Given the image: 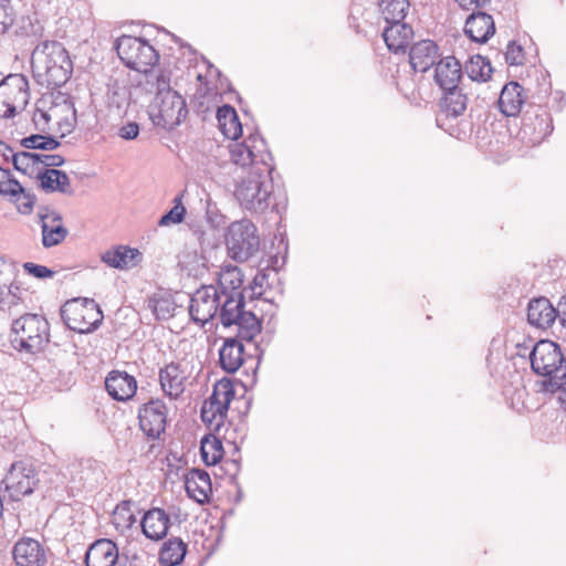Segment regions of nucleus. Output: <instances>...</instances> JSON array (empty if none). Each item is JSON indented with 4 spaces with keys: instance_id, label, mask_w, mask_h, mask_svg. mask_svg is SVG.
Segmentation results:
<instances>
[{
    "instance_id": "603ef678",
    "label": "nucleus",
    "mask_w": 566,
    "mask_h": 566,
    "mask_svg": "<svg viewBox=\"0 0 566 566\" xmlns=\"http://www.w3.org/2000/svg\"><path fill=\"white\" fill-rule=\"evenodd\" d=\"M43 165L46 169H55L64 164V158L60 155L39 154L38 166Z\"/></svg>"
},
{
    "instance_id": "f03ea898",
    "label": "nucleus",
    "mask_w": 566,
    "mask_h": 566,
    "mask_svg": "<svg viewBox=\"0 0 566 566\" xmlns=\"http://www.w3.org/2000/svg\"><path fill=\"white\" fill-rule=\"evenodd\" d=\"M145 90L154 93L149 116L156 126L170 130L178 126L187 116L185 98L170 86V75L167 72L146 73Z\"/></svg>"
},
{
    "instance_id": "58836bf2",
    "label": "nucleus",
    "mask_w": 566,
    "mask_h": 566,
    "mask_svg": "<svg viewBox=\"0 0 566 566\" xmlns=\"http://www.w3.org/2000/svg\"><path fill=\"white\" fill-rule=\"evenodd\" d=\"M21 145L28 149L54 150L60 146V142L52 136L35 134L24 137Z\"/></svg>"
},
{
    "instance_id": "412c9836",
    "label": "nucleus",
    "mask_w": 566,
    "mask_h": 566,
    "mask_svg": "<svg viewBox=\"0 0 566 566\" xmlns=\"http://www.w3.org/2000/svg\"><path fill=\"white\" fill-rule=\"evenodd\" d=\"M462 77V67L454 56L440 60L434 70V81L444 91L457 88Z\"/></svg>"
},
{
    "instance_id": "393cba45",
    "label": "nucleus",
    "mask_w": 566,
    "mask_h": 566,
    "mask_svg": "<svg viewBox=\"0 0 566 566\" xmlns=\"http://www.w3.org/2000/svg\"><path fill=\"white\" fill-rule=\"evenodd\" d=\"M412 35L413 30L411 25L403 21L388 22V25L382 32V38L387 48L395 53L403 52Z\"/></svg>"
},
{
    "instance_id": "e2e57ef3",
    "label": "nucleus",
    "mask_w": 566,
    "mask_h": 566,
    "mask_svg": "<svg viewBox=\"0 0 566 566\" xmlns=\"http://www.w3.org/2000/svg\"><path fill=\"white\" fill-rule=\"evenodd\" d=\"M231 464L234 467L235 470H238V463L235 461H233Z\"/></svg>"
},
{
    "instance_id": "f257e3e1",
    "label": "nucleus",
    "mask_w": 566,
    "mask_h": 566,
    "mask_svg": "<svg viewBox=\"0 0 566 566\" xmlns=\"http://www.w3.org/2000/svg\"><path fill=\"white\" fill-rule=\"evenodd\" d=\"M230 159L234 165L250 170L241 177L234 189V197L240 206L252 213H263L271 205L273 184L271 167L266 163L270 155L265 151L266 145L259 135H250L241 143L228 146Z\"/></svg>"
},
{
    "instance_id": "6ab92c4d",
    "label": "nucleus",
    "mask_w": 566,
    "mask_h": 566,
    "mask_svg": "<svg viewBox=\"0 0 566 566\" xmlns=\"http://www.w3.org/2000/svg\"><path fill=\"white\" fill-rule=\"evenodd\" d=\"M464 32L472 41L485 43L495 32L494 20L485 12H472L465 20Z\"/></svg>"
},
{
    "instance_id": "4d7b16f0",
    "label": "nucleus",
    "mask_w": 566,
    "mask_h": 566,
    "mask_svg": "<svg viewBox=\"0 0 566 566\" xmlns=\"http://www.w3.org/2000/svg\"><path fill=\"white\" fill-rule=\"evenodd\" d=\"M557 312L559 313V323L563 327L566 328V296H564L558 305H557Z\"/></svg>"
},
{
    "instance_id": "6e6552de",
    "label": "nucleus",
    "mask_w": 566,
    "mask_h": 566,
    "mask_svg": "<svg viewBox=\"0 0 566 566\" xmlns=\"http://www.w3.org/2000/svg\"><path fill=\"white\" fill-rule=\"evenodd\" d=\"M61 318L72 331L80 334L91 333L103 321V313L94 300L73 298L66 301L60 310Z\"/></svg>"
},
{
    "instance_id": "4c0bfd02",
    "label": "nucleus",
    "mask_w": 566,
    "mask_h": 566,
    "mask_svg": "<svg viewBox=\"0 0 566 566\" xmlns=\"http://www.w3.org/2000/svg\"><path fill=\"white\" fill-rule=\"evenodd\" d=\"M148 308L157 319H167L174 315L175 303L169 296H154L148 301Z\"/></svg>"
},
{
    "instance_id": "7c9ffc66",
    "label": "nucleus",
    "mask_w": 566,
    "mask_h": 566,
    "mask_svg": "<svg viewBox=\"0 0 566 566\" xmlns=\"http://www.w3.org/2000/svg\"><path fill=\"white\" fill-rule=\"evenodd\" d=\"M217 119L222 134L238 143L237 139L242 135V125L235 109L230 105H222L217 111Z\"/></svg>"
},
{
    "instance_id": "864d4df0",
    "label": "nucleus",
    "mask_w": 566,
    "mask_h": 566,
    "mask_svg": "<svg viewBox=\"0 0 566 566\" xmlns=\"http://www.w3.org/2000/svg\"><path fill=\"white\" fill-rule=\"evenodd\" d=\"M52 118V114L42 109H36L33 114V123L39 130L45 132L49 127V123Z\"/></svg>"
},
{
    "instance_id": "f8f14e48",
    "label": "nucleus",
    "mask_w": 566,
    "mask_h": 566,
    "mask_svg": "<svg viewBox=\"0 0 566 566\" xmlns=\"http://www.w3.org/2000/svg\"><path fill=\"white\" fill-rule=\"evenodd\" d=\"M138 418L144 433L151 439H157L166 428L167 407L163 400L151 399L139 409Z\"/></svg>"
},
{
    "instance_id": "4468645a",
    "label": "nucleus",
    "mask_w": 566,
    "mask_h": 566,
    "mask_svg": "<svg viewBox=\"0 0 566 566\" xmlns=\"http://www.w3.org/2000/svg\"><path fill=\"white\" fill-rule=\"evenodd\" d=\"M12 556L17 566H44L46 563L43 546L31 537L20 538L13 546Z\"/></svg>"
},
{
    "instance_id": "20e7f679",
    "label": "nucleus",
    "mask_w": 566,
    "mask_h": 566,
    "mask_svg": "<svg viewBox=\"0 0 566 566\" xmlns=\"http://www.w3.org/2000/svg\"><path fill=\"white\" fill-rule=\"evenodd\" d=\"M532 370L543 376L542 390L566 392V358L560 347L548 339L537 342L530 354Z\"/></svg>"
},
{
    "instance_id": "3c124183",
    "label": "nucleus",
    "mask_w": 566,
    "mask_h": 566,
    "mask_svg": "<svg viewBox=\"0 0 566 566\" xmlns=\"http://www.w3.org/2000/svg\"><path fill=\"white\" fill-rule=\"evenodd\" d=\"M139 130L136 122H127L118 128L117 135L125 140H134L138 137Z\"/></svg>"
},
{
    "instance_id": "b1692460",
    "label": "nucleus",
    "mask_w": 566,
    "mask_h": 566,
    "mask_svg": "<svg viewBox=\"0 0 566 566\" xmlns=\"http://www.w3.org/2000/svg\"><path fill=\"white\" fill-rule=\"evenodd\" d=\"M169 515L159 507L147 511L142 520V530L147 538L159 541L167 535Z\"/></svg>"
},
{
    "instance_id": "aec40b11",
    "label": "nucleus",
    "mask_w": 566,
    "mask_h": 566,
    "mask_svg": "<svg viewBox=\"0 0 566 566\" xmlns=\"http://www.w3.org/2000/svg\"><path fill=\"white\" fill-rule=\"evenodd\" d=\"M556 318L559 319V313L548 298L537 297L528 303L527 321L531 325L544 329L552 326Z\"/></svg>"
},
{
    "instance_id": "72a5a7b5",
    "label": "nucleus",
    "mask_w": 566,
    "mask_h": 566,
    "mask_svg": "<svg viewBox=\"0 0 566 566\" xmlns=\"http://www.w3.org/2000/svg\"><path fill=\"white\" fill-rule=\"evenodd\" d=\"M379 7L386 22H401L405 20L410 3L409 0H380Z\"/></svg>"
},
{
    "instance_id": "4be33fe9",
    "label": "nucleus",
    "mask_w": 566,
    "mask_h": 566,
    "mask_svg": "<svg viewBox=\"0 0 566 566\" xmlns=\"http://www.w3.org/2000/svg\"><path fill=\"white\" fill-rule=\"evenodd\" d=\"M187 377L179 364L170 363L159 370L163 391L171 399H177L185 391Z\"/></svg>"
},
{
    "instance_id": "cd10ccee",
    "label": "nucleus",
    "mask_w": 566,
    "mask_h": 566,
    "mask_svg": "<svg viewBox=\"0 0 566 566\" xmlns=\"http://www.w3.org/2000/svg\"><path fill=\"white\" fill-rule=\"evenodd\" d=\"M243 344L237 338H226L219 350L221 368L229 374L235 373L243 364Z\"/></svg>"
},
{
    "instance_id": "bf43d9fd",
    "label": "nucleus",
    "mask_w": 566,
    "mask_h": 566,
    "mask_svg": "<svg viewBox=\"0 0 566 566\" xmlns=\"http://www.w3.org/2000/svg\"><path fill=\"white\" fill-rule=\"evenodd\" d=\"M264 280H265L264 274H258V275H255V277L253 280V284L255 286L262 287Z\"/></svg>"
},
{
    "instance_id": "0eeeda50",
    "label": "nucleus",
    "mask_w": 566,
    "mask_h": 566,
    "mask_svg": "<svg viewBox=\"0 0 566 566\" xmlns=\"http://www.w3.org/2000/svg\"><path fill=\"white\" fill-rule=\"evenodd\" d=\"M218 315L224 327L238 326L239 335L251 340L261 331V323L251 311H245L244 296L222 295Z\"/></svg>"
},
{
    "instance_id": "423d86ee",
    "label": "nucleus",
    "mask_w": 566,
    "mask_h": 566,
    "mask_svg": "<svg viewBox=\"0 0 566 566\" xmlns=\"http://www.w3.org/2000/svg\"><path fill=\"white\" fill-rule=\"evenodd\" d=\"M50 326L39 314H24L12 324V343L19 350L35 354L49 343Z\"/></svg>"
},
{
    "instance_id": "473e14b6",
    "label": "nucleus",
    "mask_w": 566,
    "mask_h": 566,
    "mask_svg": "<svg viewBox=\"0 0 566 566\" xmlns=\"http://www.w3.org/2000/svg\"><path fill=\"white\" fill-rule=\"evenodd\" d=\"M186 552L187 545L180 538H170L164 543L159 560L164 566H176L184 560Z\"/></svg>"
},
{
    "instance_id": "9d476101",
    "label": "nucleus",
    "mask_w": 566,
    "mask_h": 566,
    "mask_svg": "<svg viewBox=\"0 0 566 566\" xmlns=\"http://www.w3.org/2000/svg\"><path fill=\"white\" fill-rule=\"evenodd\" d=\"M39 481V474L31 463L18 461L11 464L2 483L9 497L12 501H20L34 492Z\"/></svg>"
},
{
    "instance_id": "a878e982",
    "label": "nucleus",
    "mask_w": 566,
    "mask_h": 566,
    "mask_svg": "<svg viewBox=\"0 0 566 566\" xmlns=\"http://www.w3.org/2000/svg\"><path fill=\"white\" fill-rule=\"evenodd\" d=\"M525 103L524 88L517 82H510L501 91L500 111L507 117L516 116Z\"/></svg>"
},
{
    "instance_id": "e433bc0d",
    "label": "nucleus",
    "mask_w": 566,
    "mask_h": 566,
    "mask_svg": "<svg viewBox=\"0 0 566 566\" xmlns=\"http://www.w3.org/2000/svg\"><path fill=\"white\" fill-rule=\"evenodd\" d=\"M136 517L130 501L120 502L113 512V524L117 530L124 531L133 526Z\"/></svg>"
},
{
    "instance_id": "f3484780",
    "label": "nucleus",
    "mask_w": 566,
    "mask_h": 566,
    "mask_svg": "<svg viewBox=\"0 0 566 566\" xmlns=\"http://www.w3.org/2000/svg\"><path fill=\"white\" fill-rule=\"evenodd\" d=\"M117 559L118 547L108 538L95 541L85 554L86 566H115Z\"/></svg>"
},
{
    "instance_id": "37998d69",
    "label": "nucleus",
    "mask_w": 566,
    "mask_h": 566,
    "mask_svg": "<svg viewBox=\"0 0 566 566\" xmlns=\"http://www.w3.org/2000/svg\"><path fill=\"white\" fill-rule=\"evenodd\" d=\"M130 102V93L126 87H114L108 94V105L118 112L128 107Z\"/></svg>"
},
{
    "instance_id": "f704fd0d",
    "label": "nucleus",
    "mask_w": 566,
    "mask_h": 566,
    "mask_svg": "<svg viewBox=\"0 0 566 566\" xmlns=\"http://www.w3.org/2000/svg\"><path fill=\"white\" fill-rule=\"evenodd\" d=\"M201 458L207 465L217 464L223 457L222 442L216 436H206L201 440Z\"/></svg>"
},
{
    "instance_id": "1a4fd4ad",
    "label": "nucleus",
    "mask_w": 566,
    "mask_h": 566,
    "mask_svg": "<svg viewBox=\"0 0 566 566\" xmlns=\"http://www.w3.org/2000/svg\"><path fill=\"white\" fill-rule=\"evenodd\" d=\"M226 245L231 259L238 262L249 260L260 248L256 227L248 219L232 222L226 235Z\"/></svg>"
},
{
    "instance_id": "79ce46f5",
    "label": "nucleus",
    "mask_w": 566,
    "mask_h": 566,
    "mask_svg": "<svg viewBox=\"0 0 566 566\" xmlns=\"http://www.w3.org/2000/svg\"><path fill=\"white\" fill-rule=\"evenodd\" d=\"M174 202L175 206L159 219L158 224L160 227L182 222L186 214V208L181 203V196L176 197Z\"/></svg>"
},
{
    "instance_id": "39448f33",
    "label": "nucleus",
    "mask_w": 566,
    "mask_h": 566,
    "mask_svg": "<svg viewBox=\"0 0 566 566\" xmlns=\"http://www.w3.org/2000/svg\"><path fill=\"white\" fill-rule=\"evenodd\" d=\"M115 49L127 67L144 74V80L140 81L142 85L146 84V73L164 72L153 67L158 62L159 54L148 42L140 38L122 35L116 40Z\"/></svg>"
},
{
    "instance_id": "ddd939ff",
    "label": "nucleus",
    "mask_w": 566,
    "mask_h": 566,
    "mask_svg": "<svg viewBox=\"0 0 566 566\" xmlns=\"http://www.w3.org/2000/svg\"><path fill=\"white\" fill-rule=\"evenodd\" d=\"M38 217L41 222L42 244L44 248H53L65 240L69 230L63 226L60 212L49 207H40Z\"/></svg>"
},
{
    "instance_id": "c9c22d12",
    "label": "nucleus",
    "mask_w": 566,
    "mask_h": 566,
    "mask_svg": "<svg viewBox=\"0 0 566 566\" xmlns=\"http://www.w3.org/2000/svg\"><path fill=\"white\" fill-rule=\"evenodd\" d=\"M465 72L471 81L486 82L491 77L492 67L486 59L475 55L465 63Z\"/></svg>"
},
{
    "instance_id": "bb28decb",
    "label": "nucleus",
    "mask_w": 566,
    "mask_h": 566,
    "mask_svg": "<svg viewBox=\"0 0 566 566\" xmlns=\"http://www.w3.org/2000/svg\"><path fill=\"white\" fill-rule=\"evenodd\" d=\"M36 178L40 181V187L46 193L60 192L62 195L72 196L74 189L71 186L69 176L59 169H44L39 170Z\"/></svg>"
},
{
    "instance_id": "052dcab7",
    "label": "nucleus",
    "mask_w": 566,
    "mask_h": 566,
    "mask_svg": "<svg viewBox=\"0 0 566 566\" xmlns=\"http://www.w3.org/2000/svg\"><path fill=\"white\" fill-rule=\"evenodd\" d=\"M72 128H73L72 123H66V124H65V129H64V130H65L66 133H71V132H72Z\"/></svg>"
},
{
    "instance_id": "13d9d810",
    "label": "nucleus",
    "mask_w": 566,
    "mask_h": 566,
    "mask_svg": "<svg viewBox=\"0 0 566 566\" xmlns=\"http://www.w3.org/2000/svg\"><path fill=\"white\" fill-rule=\"evenodd\" d=\"M11 148L4 143L0 142V159L2 158L4 161L9 160L8 153H11Z\"/></svg>"
},
{
    "instance_id": "09e8293b",
    "label": "nucleus",
    "mask_w": 566,
    "mask_h": 566,
    "mask_svg": "<svg viewBox=\"0 0 566 566\" xmlns=\"http://www.w3.org/2000/svg\"><path fill=\"white\" fill-rule=\"evenodd\" d=\"M12 23L13 14L9 0H0V33H4Z\"/></svg>"
},
{
    "instance_id": "a211bd4d",
    "label": "nucleus",
    "mask_w": 566,
    "mask_h": 566,
    "mask_svg": "<svg viewBox=\"0 0 566 566\" xmlns=\"http://www.w3.org/2000/svg\"><path fill=\"white\" fill-rule=\"evenodd\" d=\"M439 57V48L431 40L415 43L409 51V61L416 72H427Z\"/></svg>"
},
{
    "instance_id": "8fccbe9b",
    "label": "nucleus",
    "mask_w": 566,
    "mask_h": 566,
    "mask_svg": "<svg viewBox=\"0 0 566 566\" xmlns=\"http://www.w3.org/2000/svg\"><path fill=\"white\" fill-rule=\"evenodd\" d=\"M23 269L28 274L36 279H48L54 275V272L51 269L32 262H25L23 264Z\"/></svg>"
},
{
    "instance_id": "dca6fc26",
    "label": "nucleus",
    "mask_w": 566,
    "mask_h": 566,
    "mask_svg": "<svg viewBox=\"0 0 566 566\" xmlns=\"http://www.w3.org/2000/svg\"><path fill=\"white\" fill-rule=\"evenodd\" d=\"M105 388L113 399L127 401L135 396L137 381L126 371L113 370L105 379Z\"/></svg>"
},
{
    "instance_id": "680f3d73",
    "label": "nucleus",
    "mask_w": 566,
    "mask_h": 566,
    "mask_svg": "<svg viewBox=\"0 0 566 566\" xmlns=\"http://www.w3.org/2000/svg\"><path fill=\"white\" fill-rule=\"evenodd\" d=\"M565 397L563 396H559V400H562V402L565 405L566 407V391L565 392H562Z\"/></svg>"
},
{
    "instance_id": "ea45409f",
    "label": "nucleus",
    "mask_w": 566,
    "mask_h": 566,
    "mask_svg": "<svg viewBox=\"0 0 566 566\" xmlns=\"http://www.w3.org/2000/svg\"><path fill=\"white\" fill-rule=\"evenodd\" d=\"M229 410V406L222 403L220 400H213L212 397H209L207 401H205L201 409V418L203 421L211 422L212 420L219 417V420H222Z\"/></svg>"
},
{
    "instance_id": "2eb2a0df",
    "label": "nucleus",
    "mask_w": 566,
    "mask_h": 566,
    "mask_svg": "<svg viewBox=\"0 0 566 566\" xmlns=\"http://www.w3.org/2000/svg\"><path fill=\"white\" fill-rule=\"evenodd\" d=\"M0 95H3L15 106L18 111H22L29 103V81L23 74H9L0 82Z\"/></svg>"
},
{
    "instance_id": "c85d7f7f",
    "label": "nucleus",
    "mask_w": 566,
    "mask_h": 566,
    "mask_svg": "<svg viewBox=\"0 0 566 566\" xmlns=\"http://www.w3.org/2000/svg\"><path fill=\"white\" fill-rule=\"evenodd\" d=\"M243 274L237 265H224L218 275V293L222 295H239L243 294Z\"/></svg>"
},
{
    "instance_id": "c756f323",
    "label": "nucleus",
    "mask_w": 566,
    "mask_h": 566,
    "mask_svg": "<svg viewBox=\"0 0 566 566\" xmlns=\"http://www.w3.org/2000/svg\"><path fill=\"white\" fill-rule=\"evenodd\" d=\"M102 261L115 269L129 270L142 261V253L137 249L119 245L114 250L106 251Z\"/></svg>"
},
{
    "instance_id": "9b49d317",
    "label": "nucleus",
    "mask_w": 566,
    "mask_h": 566,
    "mask_svg": "<svg viewBox=\"0 0 566 566\" xmlns=\"http://www.w3.org/2000/svg\"><path fill=\"white\" fill-rule=\"evenodd\" d=\"M220 294L213 285H202L190 297L189 315L203 326L218 315Z\"/></svg>"
},
{
    "instance_id": "7ed1b4c3",
    "label": "nucleus",
    "mask_w": 566,
    "mask_h": 566,
    "mask_svg": "<svg viewBox=\"0 0 566 566\" xmlns=\"http://www.w3.org/2000/svg\"><path fill=\"white\" fill-rule=\"evenodd\" d=\"M31 67L36 83L46 88L63 86L73 72L67 51L57 41H43L31 54Z\"/></svg>"
},
{
    "instance_id": "6e6d98bb",
    "label": "nucleus",
    "mask_w": 566,
    "mask_h": 566,
    "mask_svg": "<svg viewBox=\"0 0 566 566\" xmlns=\"http://www.w3.org/2000/svg\"><path fill=\"white\" fill-rule=\"evenodd\" d=\"M465 10L483 7L488 0H455Z\"/></svg>"
},
{
    "instance_id": "c03bdc74",
    "label": "nucleus",
    "mask_w": 566,
    "mask_h": 566,
    "mask_svg": "<svg viewBox=\"0 0 566 566\" xmlns=\"http://www.w3.org/2000/svg\"><path fill=\"white\" fill-rule=\"evenodd\" d=\"M213 400L218 399L222 403L230 406L234 397V390L230 381H218L214 387L212 395L210 396Z\"/></svg>"
},
{
    "instance_id": "de8ad7c7",
    "label": "nucleus",
    "mask_w": 566,
    "mask_h": 566,
    "mask_svg": "<svg viewBox=\"0 0 566 566\" xmlns=\"http://www.w3.org/2000/svg\"><path fill=\"white\" fill-rule=\"evenodd\" d=\"M22 186L18 180L12 178L10 171L7 169V178L1 181L0 193L12 198L17 193L21 192Z\"/></svg>"
},
{
    "instance_id": "a19ab883",
    "label": "nucleus",
    "mask_w": 566,
    "mask_h": 566,
    "mask_svg": "<svg viewBox=\"0 0 566 566\" xmlns=\"http://www.w3.org/2000/svg\"><path fill=\"white\" fill-rule=\"evenodd\" d=\"M39 154L21 151L12 155V163L17 170L24 174L33 172L38 167Z\"/></svg>"
},
{
    "instance_id": "2f4dec72",
    "label": "nucleus",
    "mask_w": 566,
    "mask_h": 566,
    "mask_svg": "<svg viewBox=\"0 0 566 566\" xmlns=\"http://www.w3.org/2000/svg\"><path fill=\"white\" fill-rule=\"evenodd\" d=\"M468 97L462 93V88L457 86L450 91H444L441 99V107L447 116L459 117L467 109Z\"/></svg>"
},
{
    "instance_id": "49530a36",
    "label": "nucleus",
    "mask_w": 566,
    "mask_h": 566,
    "mask_svg": "<svg viewBox=\"0 0 566 566\" xmlns=\"http://www.w3.org/2000/svg\"><path fill=\"white\" fill-rule=\"evenodd\" d=\"M505 61L510 65H522L524 62V50L515 41H511L505 51Z\"/></svg>"
},
{
    "instance_id": "a18cd8bd",
    "label": "nucleus",
    "mask_w": 566,
    "mask_h": 566,
    "mask_svg": "<svg viewBox=\"0 0 566 566\" xmlns=\"http://www.w3.org/2000/svg\"><path fill=\"white\" fill-rule=\"evenodd\" d=\"M21 213H30L35 203V196L22 187L21 192L11 198Z\"/></svg>"
},
{
    "instance_id": "5701e85b",
    "label": "nucleus",
    "mask_w": 566,
    "mask_h": 566,
    "mask_svg": "<svg viewBox=\"0 0 566 566\" xmlns=\"http://www.w3.org/2000/svg\"><path fill=\"white\" fill-rule=\"evenodd\" d=\"M188 495L198 503H205L212 493V484L208 472L201 469L190 470L185 479Z\"/></svg>"
},
{
    "instance_id": "5fc2aeb1",
    "label": "nucleus",
    "mask_w": 566,
    "mask_h": 566,
    "mask_svg": "<svg viewBox=\"0 0 566 566\" xmlns=\"http://www.w3.org/2000/svg\"><path fill=\"white\" fill-rule=\"evenodd\" d=\"M18 109L11 105V102L3 95H0V118H10L17 114Z\"/></svg>"
}]
</instances>
